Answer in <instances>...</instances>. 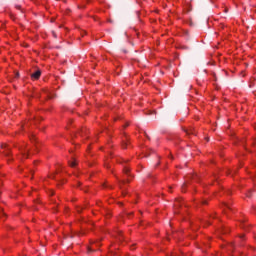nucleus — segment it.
Returning <instances> with one entry per match:
<instances>
[{
  "label": "nucleus",
  "mask_w": 256,
  "mask_h": 256,
  "mask_svg": "<svg viewBox=\"0 0 256 256\" xmlns=\"http://www.w3.org/2000/svg\"><path fill=\"white\" fill-rule=\"evenodd\" d=\"M2 149H5L4 150L5 157H9L11 155V148H9V146H7V144H3Z\"/></svg>",
  "instance_id": "nucleus-1"
},
{
  "label": "nucleus",
  "mask_w": 256,
  "mask_h": 256,
  "mask_svg": "<svg viewBox=\"0 0 256 256\" xmlns=\"http://www.w3.org/2000/svg\"><path fill=\"white\" fill-rule=\"evenodd\" d=\"M39 77H41V70H36L34 73L31 74V78L32 79H39Z\"/></svg>",
  "instance_id": "nucleus-2"
},
{
  "label": "nucleus",
  "mask_w": 256,
  "mask_h": 256,
  "mask_svg": "<svg viewBox=\"0 0 256 256\" xmlns=\"http://www.w3.org/2000/svg\"><path fill=\"white\" fill-rule=\"evenodd\" d=\"M185 132L187 133V135H195V129L190 128L189 130H185Z\"/></svg>",
  "instance_id": "nucleus-3"
},
{
  "label": "nucleus",
  "mask_w": 256,
  "mask_h": 256,
  "mask_svg": "<svg viewBox=\"0 0 256 256\" xmlns=\"http://www.w3.org/2000/svg\"><path fill=\"white\" fill-rule=\"evenodd\" d=\"M23 157H29V150H22Z\"/></svg>",
  "instance_id": "nucleus-4"
},
{
  "label": "nucleus",
  "mask_w": 256,
  "mask_h": 256,
  "mask_svg": "<svg viewBox=\"0 0 256 256\" xmlns=\"http://www.w3.org/2000/svg\"><path fill=\"white\" fill-rule=\"evenodd\" d=\"M127 145H129V139L126 138V140H123L122 146L125 148Z\"/></svg>",
  "instance_id": "nucleus-5"
},
{
  "label": "nucleus",
  "mask_w": 256,
  "mask_h": 256,
  "mask_svg": "<svg viewBox=\"0 0 256 256\" xmlns=\"http://www.w3.org/2000/svg\"><path fill=\"white\" fill-rule=\"evenodd\" d=\"M70 167H76L77 162L75 160H73L72 162H69Z\"/></svg>",
  "instance_id": "nucleus-6"
},
{
  "label": "nucleus",
  "mask_w": 256,
  "mask_h": 256,
  "mask_svg": "<svg viewBox=\"0 0 256 256\" xmlns=\"http://www.w3.org/2000/svg\"><path fill=\"white\" fill-rule=\"evenodd\" d=\"M123 171H124L125 175H129V171H130V170H129L128 167H124V170H123Z\"/></svg>",
  "instance_id": "nucleus-7"
},
{
  "label": "nucleus",
  "mask_w": 256,
  "mask_h": 256,
  "mask_svg": "<svg viewBox=\"0 0 256 256\" xmlns=\"http://www.w3.org/2000/svg\"><path fill=\"white\" fill-rule=\"evenodd\" d=\"M118 182L121 183L122 185H125V183H129V180H126V181L125 180H122V181L118 180Z\"/></svg>",
  "instance_id": "nucleus-8"
},
{
  "label": "nucleus",
  "mask_w": 256,
  "mask_h": 256,
  "mask_svg": "<svg viewBox=\"0 0 256 256\" xmlns=\"http://www.w3.org/2000/svg\"><path fill=\"white\" fill-rule=\"evenodd\" d=\"M251 193H253V190H250V191L247 193V197H251Z\"/></svg>",
  "instance_id": "nucleus-9"
},
{
  "label": "nucleus",
  "mask_w": 256,
  "mask_h": 256,
  "mask_svg": "<svg viewBox=\"0 0 256 256\" xmlns=\"http://www.w3.org/2000/svg\"><path fill=\"white\" fill-rule=\"evenodd\" d=\"M202 205H207V200L202 201Z\"/></svg>",
  "instance_id": "nucleus-10"
},
{
  "label": "nucleus",
  "mask_w": 256,
  "mask_h": 256,
  "mask_svg": "<svg viewBox=\"0 0 256 256\" xmlns=\"http://www.w3.org/2000/svg\"><path fill=\"white\" fill-rule=\"evenodd\" d=\"M179 204H180V202L177 201L176 204H175V207H179Z\"/></svg>",
  "instance_id": "nucleus-11"
},
{
  "label": "nucleus",
  "mask_w": 256,
  "mask_h": 256,
  "mask_svg": "<svg viewBox=\"0 0 256 256\" xmlns=\"http://www.w3.org/2000/svg\"><path fill=\"white\" fill-rule=\"evenodd\" d=\"M77 211H78V213H81V208H78V210H77Z\"/></svg>",
  "instance_id": "nucleus-12"
},
{
  "label": "nucleus",
  "mask_w": 256,
  "mask_h": 256,
  "mask_svg": "<svg viewBox=\"0 0 256 256\" xmlns=\"http://www.w3.org/2000/svg\"><path fill=\"white\" fill-rule=\"evenodd\" d=\"M17 7V9H21V6H16Z\"/></svg>",
  "instance_id": "nucleus-13"
},
{
  "label": "nucleus",
  "mask_w": 256,
  "mask_h": 256,
  "mask_svg": "<svg viewBox=\"0 0 256 256\" xmlns=\"http://www.w3.org/2000/svg\"><path fill=\"white\" fill-rule=\"evenodd\" d=\"M1 215H5V214H4L3 212H0V216H1Z\"/></svg>",
  "instance_id": "nucleus-14"
},
{
  "label": "nucleus",
  "mask_w": 256,
  "mask_h": 256,
  "mask_svg": "<svg viewBox=\"0 0 256 256\" xmlns=\"http://www.w3.org/2000/svg\"><path fill=\"white\" fill-rule=\"evenodd\" d=\"M244 237H245L244 235L240 236L241 239H243Z\"/></svg>",
  "instance_id": "nucleus-15"
},
{
  "label": "nucleus",
  "mask_w": 256,
  "mask_h": 256,
  "mask_svg": "<svg viewBox=\"0 0 256 256\" xmlns=\"http://www.w3.org/2000/svg\"><path fill=\"white\" fill-rule=\"evenodd\" d=\"M16 77H19V73H16Z\"/></svg>",
  "instance_id": "nucleus-16"
}]
</instances>
